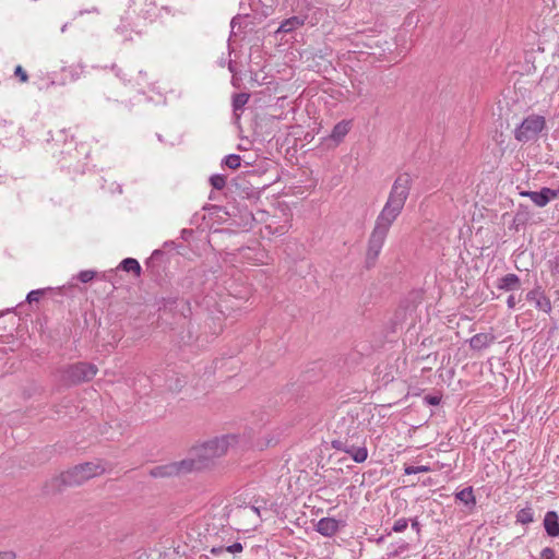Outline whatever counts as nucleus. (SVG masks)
<instances>
[{"label":"nucleus","instance_id":"obj_3","mask_svg":"<svg viewBox=\"0 0 559 559\" xmlns=\"http://www.w3.org/2000/svg\"><path fill=\"white\" fill-rule=\"evenodd\" d=\"M235 436H222L204 442L203 444L193 449L195 455L202 464V467H207L216 457L224 455L231 441H235Z\"/></svg>","mask_w":559,"mask_h":559},{"label":"nucleus","instance_id":"obj_33","mask_svg":"<svg viewBox=\"0 0 559 559\" xmlns=\"http://www.w3.org/2000/svg\"><path fill=\"white\" fill-rule=\"evenodd\" d=\"M426 402L429 404V405H439L441 399L439 396H436V395H427L425 397Z\"/></svg>","mask_w":559,"mask_h":559},{"label":"nucleus","instance_id":"obj_39","mask_svg":"<svg viewBox=\"0 0 559 559\" xmlns=\"http://www.w3.org/2000/svg\"><path fill=\"white\" fill-rule=\"evenodd\" d=\"M555 192H557V197L559 195V189L558 190H555Z\"/></svg>","mask_w":559,"mask_h":559},{"label":"nucleus","instance_id":"obj_13","mask_svg":"<svg viewBox=\"0 0 559 559\" xmlns=\"http://www.w3.org/2000/svg\"><path fill=\"white\" fill-rule=\"evenodd\" d=\"M521 280L516 274L509 273L501 277L497 283V288L504 292H512L519 289Z\"/></svg>","mask_w":559,"mask_h":559},{"label":"nucleus","instance_id":"obj_28","mask_svg":"<svg viewBox=\"0 0 559 559\" xmlns=\"http://www.w3.org/2000/svg\"><path fill=\"white\" fill-rule=\"evenodd\" d=\"M407 525H408V521L407 519H399L397 521H395V523L393 524L392 526V532H395V533H401V532H404L406 528H407Z\"/></svg>","mask_w":559,"mask_h":559},{"label":"nucleus","instance_id":"obj_31","mask_svg":"<svg viewBox=\"0 0 559 559\" xmlns=\"http://www.w3.org/2000/svg\"><path fill=\"white\" fill-rule=\"evenodd\" d=\"M43 294H44V290H41V289L32 290L27 294L26 300L29 304H32L33 301H38Z\"/></svg>","mask_w":559,"mask_h":559},{"label":"nucleus","instance_id":"obj_23","mask_svg":"<svg viewBox=\"0 0 559 559\" xmlns=\"http://www.w3.org/2000/svg\"><path fill=\"white\" fill-rule=\"evenodd\" d=\"M300 24H301V22L299 21L298 17H292V19H288V20L284 21L280 25L277 32H280V33H289V32H292L294 28H296Z\"/></svg>","mask_w":559,"mask_h":559},{"label":"nucleus","instance_id":"obj_25","mask_svg":"<svg viewBox=\"0 0 559 559\" xmlns=\"http://www.w3.org/2000/svg\"><path fill=\"white\" fill-rule=\"evenodd\" d=\"M211 186L216 190H222L226 186V176L224 175H213L210 177Z\"/></svg>","mask_w":559,"mask_h":559},{"label":"nucleus","instance_id":"obj_18","mask_svg":"<svg viewBox=\"0 0 559 559\" xmlns=\"http://www.w3.org/2000/svg\"><path fill=\"white\" fill-rule=\"evenodd\" d=\"M120 266L123 271L126 272H132L134 273L136 276H140L141 274V265L140 263L133 259V258H127L124 260H122V262L120 263Z\"/></svg>","mask_w":559,"mask_h":559},{"label":"nucleus","instance_id":"obj_36","mask_svg":"<svg viewBox=\"0 0 559 559\" xmlns=\"http://www.w3.org/2000/svg\"><path fill=\"white\" fill-rule=\"evenodd\" d=\"M412 527L416 531V532H419L420 531V524L418 522L417 519H414L412 520Z\"/></svg>","mask_w":559,"mask_h":559},{"label":"nucleus","instance_id":"obj_19","mask_svg":"<svg viewBox=\"0 0 559 559\" xmlns=\"http://www.w3.org/2000/svg\"><path fill=\"white\" fill-rule=\"evenodd\" d=\"M455 497H456V499H459L466 506H469V504L474 506L476 503L472 487L462 489L461 491H459L456 493Z\"/></svg>","mask_w":559,"mask_h":559},{"label":"nucleus","instance_id":"obj_15","mask_svg":"<svg viewBox=\"0 0 559 559\" xmlns=\"http://www.w3.org/2000/svg\"><path fill=\"white\" fill-rule=\"evenodd\" d=\"M495 336L490 333H478L469 340L471 348L480 350L493 343Z\"/></svg>","mask_w":559,"mask_h":559},{"label":"nucleus","instance_id":"obj_14","mask_svg":"<svg viewBox=\"0 0 559 559\" xmlns=\"http://www.w3.org/2000/svg\"><path fill=\"white\" fill-rule=\"evenodd\" d=\"M544 527L551 537L559 536V518L555 511H548L544 518Z\"/></svg>","mask_w":559,"mask_h":559},{"label":"nucleus","instance_id":"obj_2","mask_svg":"<svg viewBox=\"0 0 559 559\" xmlns=\"http://www.w3.org/2000/svg\"><path fill=\"white\" fill-rule=\"evenodd\" d=\"M106 467L100 461L86 462L75 465L46 483V493L60 492L67 486H80L88 479L102 475Z\"/></svg>","mask_w":559,"mask_h":559},{"label":"nucleus","instance_id":"obj_34","mask_svg":"<svg viewBox=\"0 0 559 559\" xmlns=\"http://www.w3.org/2000/svg\"><path fill=\"white\" fill-rule=\"evenodd\" d=\"M518 304V300L514 295H510L507 299V305L510 309H513Z\"/></svg>","mask_w":559,"mask_h":559},{"label":"nucleus","instance_id":"obj_37","mask_svg":"<svg viewBox=\"0 0 559 559\" xmlns=\"http://www.w3.org/2000/svg\"><path fill=\"white\" fill-rule=\"evenodd\" d=\"M532 193V191H521L520 192V195L521 197H525V198H528V194Z\"/></svg>","mask_w":559,"mask_h":559},{"label":"nucleus","instance_id":"obj_20","mask_svg":"<svg viewBox=\"0 0 559 559\" xmlns=\"http://www.w3.org/2000/svg\"><path fill=\"white\" fill-rule=\"evenodd\" d=\"M250 95L248 93H238L233 97V109L235 112L241 110L248 103Z\"/></svg>","mask_w":559,"mask_h":559},{"label":"nucleus","instance_id":"obj_16","mask_svg":"<svg viewBox=\"0 0 559 559\" xmlns=\"http://www.w3.org/2000/svg\"><path fill=\"white\" fill-rule=\"evenodd\" d=\"M174 462L155 466L150 471V475L155 478L173 477L178 476V469H176Z\"/></svg>","mask_w":559,"mask_h":559},{"label":"nucleus","instance_id":"obj_11","mask_svg":"<svg viewBox=\"0 0 559 559\" xmlns=\"http://www.w3.org/2000/svg\"><path fill=\"white\" fill-rule=\"evenodd\" d=\"M174 464L177 467L176 469H178V476L191 473L193 471L203 469L202 464H200L198 457L193 455V450L191 451L190 456L181 461L174 462Z\"/></svg>","mask_w":559,"mask_h":559},{"label":"nucleus","instance_id":"obj_22","mask_svg":"<svg viewBox=\"0 0 559 559\" xmlns=\"http://www.w3.org/2000/svg\"><path fill=\"white\" fill-rule=\"evenodd\" d=\"M243 547H242V544L240 543H234L233 545L230 546H227V547H224V546H218V547H212L211 548V552L213 555H218L223 551H228V552H231V554H236V552H240L242 551Z\"/></svg>","mask_w":559,"mask_h":559},{"label":"nucleus","instance_id":"obj_30","mask_svg":"<svg viewBox=\"0 0 559 559\" xmlns=\"http://www.w3.org/2000/svg\"><path fill=\"white\" fill-rule=\"evenodd\" d=\"M14 75L19 78L22 83H26L28 81V75L26 71L22 68V66H16L14 70Z\"/></svg>","mask_w":559,"mask_h":559},{"label":"nucleus","instance_id":"obj_29","mask_svg":"<svg viewBox=\"0 0 559 559\" xmlns=\"http://www.w3.org/2000/svg\"><path fill=\"white\" fill-rule=\"evenodd\" d=\"M95 274L96 273L94 271H91V270L81 271L78 274V278L82 283H88V282H91L95 277Z\"/></svg>","mask_w":559,"mask_h":559},{"label":"nucleus","instance_id":"obj_10","mask_svg":"<svg viewBox=\"0 0 559 559\" xmlns=\"http://www.w3.org/2000/svg\"><path fill=\"white\" fill-rule=\"evenodd\" d=\"M341 524V521L333 518H323L317 523L316 530L325 537H332L338 532Z\"/></svg>","mask_w":559,"mask_h":559},{"label":"nucleus","instance_id":"obj_27","mask_svg":"<svg viewBox=\"0 0 559 559\" xmlns=\"http://www.w3.org/2000/svg\"><path fill=\"white\" fill-rule=\"evenodd\" d=\"M427 472H430V467L426 466V465H419V466L407 465L404 468V473L406 475L418 474V473H427Z\"/></svg>","mask_w":559,"mask_h":559},{"label":"nucleus","instance_id":"obj_8","mask_svg":"<svg viewBox=\"0 0 559 559\" xmlns=\"http://www.w3.org/2000/svg\"><path fill=\"white\" fill-rule=\"evenodd\" d=\"M331 445L337 451H343L350 455L356 463H362L368 457L367 448L364 445L362 438L360 439H344L335 438L332 440Z\"/></svg>","mask_w":559,"mask_h":559},{"label":"nucleus","instance_id":"obj_4","mask_svg":"<svg viewBox=\"0 0 559 559\" xmlns=\"http://www.w3.org/2000/svg\"><path fill=\"white\" fill-rule=\"evenodd\" d=\"M360 425L361 421L359 420L358 409H350L336 420L334 432L337 435V438L360 439L362 437Z\"/></svg>","mask_w":559,"mask_h":559},{"label":"nucleus","instance_id":"obj_38","mask_svg":"<svg viewBox=\"0 0 559 559\" xmlns=\"http://www.w3.org/2000/svg\"><path fill=\"white\" fill-rule=\"evenodd\" d=\"M236 20H237L236 17H234V19L231 20V23H230V24H231V27H233V28H234V27H235V25H236Z\"/></svg>","mask_w":559,"mask_h":559},{"label":"nucleus","instance_id":"obj_1","mask_svg":"<svg viewBox=\"0 0 559 559\" xmlns=\"http://www.w3.org/2000/svg\"><path fill=\"white\" fill-rule=\"evenodd\" d=\"M412 177L404 173L394 180L389 198L376 218L374 227L369 236L366 251V267L376 265L391 226L402 213L412 188Z\"/></svg>","mask_w":559,"mask_h":559},{"label":"nucleus","instance_id":"obj_9","mask_svg":"<svg viewBox=\"0 0 559 559\" xmlns=\"http://www.w3.org/2000/svg\"><path fill=\"white\" fill-rule=\"evenodd\" d=\"M526 300L534 302L535 307L538 310H542L546 313L551 311V302L550 299L545 295L544 290L540 286L530 290L526 294Z\"/></svg>","mask_w":559,"mask_h":559},{"label":"nucleus","instance_id":"obj_32","mask_svg":"<svg viewBox=\"0 0 559 559\" xmlns=\"http://www.w3.org/2000/svg\"><path fill=\"white\" fill-rule=\"evenodd\" d=\"M540 557L543 559H555V550L550 547H546L542 550Z\"/></svg>","mask_w":559,"mask_h":559},{"label":"nucleus","instance_id":"obj_17","mask_svg":"<svg viewBox=\"0 0 559 559\" xmlns=\"http://www.w3.org/2000/svg\"><path fill=\"white\" fill-rule=\"evenodd\" d=\"M349 130H350V121L342 120L334 126V128L330 134V138L333 141H335L336 143H338L345 138V135L349 132Z\"/></svg>","mask_w":559,"mask_h":559},{"label":"nucleus","instance_id":"obj_7","mask_svg":"<svg viewBox=\"0 0 559 559\" xmlns=\"http://www.w3.org/2000/svg\"><path fill=\"white\" fill-rule=\"evenodd\" d=\"M233 522L238 531H249L255 527L260 520V510L254 506H238L230 511Z\"/></svg>","mask_w":559,"mask_h":559},{"label":"nucleus","instance_id":"obj_5","mask_svg":"<svg viewBox=\"0 0 559 559\" xmlns=\"http://www.w3.org/2000/svg\"><path fill=\"white\" fill-rule=\"evenodd\" d=\"M97 371L96 365L79 361L67 366L63 370L62 378L67 383L75 385L91 381L96 376Z\"/></svg>","mask_w":559,"mask_h":559},{"label":"nucleus","instance_id":"obj_6","mask_svg":"<svg viewBox=\"0 0 559 559\" xmlns=\"http://www.w3.org/2000/svg\"><path fill=\"white\" fill-rule=\"evenodd\" d=\"M545 117L535 114L530 115L514 130V138L519 142H528L537 138V135L545 129Z\"/></svg>","mask_w":559,"mask_h":559},{"label":"nucleus","instance_id":"obj_12","mask_svg":"<svg viewBox=\"0 0 559 559\" xmlns=\"http://www.w3.org/2000/svg\"><path fill=\"white\" fill-rule=\"evenodd\" d=\"M528 198L535 205L544 207L551 199L557 198V192H555L554 189L544 187L540 191H532V193L528 194Z\"/></svg>","mask_w":559,"mask_h":559},{"label":"nucleus","instance_id":"obj_35","mask_svg":"<svg viewBox=\"0 0 559 559\" xmlns=\"http://www.w3.org/2000/svg\"><path fill=\"white\" fill-rule=\"evenodd\" d=\"M16 556H15V552L13 551H3V552H0V559H15Z\"/></svg>","mask_w":559,"mask_h":559},{"label":"nucleus","instance_id":"obj_21","mask_svg":"<svg viewBox=\"0 0 559 559\" xmlns=\"http://www.w3.org/2000/svg\"><path fill=\"white\" fill-rule=\"evenodd\" d=\"M534 520L533 509L530 507L521 509L516 514V521L522 524H528Z\"/></svg>","mask_w":559,"mask_h":559},{"label":"nucleus","instance_id":"obj_24","mask_svg":"<svg viewBox=\"0 0 559 559\" xmlns=\"http://www.w3.org/2000/svg\"><path fill=\"white\" fill-rule=\"evenodd\" d=\"M379 37V35L368 36L366 41L361 40V44H364V46H366L369 49L380 48L382 51H385L386 49L382 48L381 39Z\"/></svg>","mask_w":559,"mask_h":559},{"label":"nucleus","instance_id":"obj_26","mask_svg":"<svg viewBox=\"0 0 559 559\" xmlns=\"http://www.w3.org/2000/svg\"><path fill=\"white\" fill-rule=\"evenodd\" d=\"M240 156L236 154H230L224 159V164L230 169H237L240 166Z\"/></svg>","mask_w":559,"mask_h":559}]
</instances>
